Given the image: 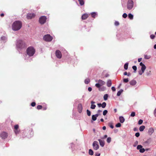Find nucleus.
<instances>
[{"label":"nucleus","instance_id":"1","mask_svg":"<svg viewBox=\"0 0 156 156\" xmlns=\"http://www.w3.org/2000/svg\"><path fill=\"white\" fill-rule=\"evenodd\" d=\"M26 52V57H27V55L29 56L28 57V59H27V60H29V61H30L32 60V59L30 58V57L33 56L35 53V49L33 47L30 46L27 48Z\"/></svg>","mask_w":156,"mask_h":156},{"label":"nucleus","instance_id":"2","mask_svg":"<svg viewBox=\"0 0 156 156\" xmlns=\"http://www.w3.org/2000/svg\"><path fill=\"white\" fill-rule=\"evenodd\" d=\"M16 48L17 50H21L26 47L25 43L22 40L18 39L16 43Z\"/></svg>","mask_w":156,"mask_h":156},{"label":"nucleus","instance_id":"3","mask_svg":"<svg viewBox=\"0 0 156 156\" xmlns=\"http://www.w3.org/2000/svg\"><path fill=\"white\" fill-rule=\"evenodd\" d=\"M22 26V23L20 21H16L12 24V28L14 31H17L21 28Z\"/></svg>","mask_w":156,"mask_h":156},{"label":"nucleus","instance_id":"4","mask_svg":"<svg viewBox=\"0 0 156 156\" xmlns=\"http://www.w3.org/2000/svg\"><path fill=\"white\" fill-rule=\"evenodd\" d=\"M43 39L45 41L50 42L53 39V37L49 34H47L44 35L43 37Z\"/></svg>","mask_w":156,"mask_h":156},{"label":"nucleus","instance_id":"5","mask_svg":"<svg viewBox=\"0 0 156 156\" xmlns=\"http://www.w3.org/2000/svg\"><path fill=\"white\" fill-rule=\"evenodd\" d=\"M133 0H128L127 3V9L129 10L131 9L133 7Z\"/></svg>","mask_w":156,"mask_h":156},{"label":"nucleus","instance_id":"6","mask_svg":"<svg viewBox=\"0 0 156 156\" xmlns=\"http://www.w3.org/2000/svg\"><path fill=\"white\" fill-rule=\"evenodd\" d=\"M98 83L95 84V86L97 88H99L105 84V82L101 80H99Z\"/></svg>","mask_w":156,"mask_h":156},{"label":"nucleus","instance_id":"7","mask_svg":"<svg viewBox=\"0 0 156 156\" xmlns=\"http://www.w3.org/2000/svg\"><path fill=\"white\" fill-rule=\"evenodd\" d=\"M47 17L45 16H42L39 19V23L41 25L44 24L46 22Z\"/></svg>","mask_w":156,"mask_h":156},{"label":"nucleus","instance_id":"8","mask_svg":"<svg viewBox=\"0 0 156 156\" xmlns=\"http://www.w3.org/2000/svg\"><path fill=\"white\" fill-rule=\"evenodd\" d=\"M92 146L93 149L95 150L98 149L99 147V146L97 141H94L93 143Z\"/></svg>","mask_w":156,"mask_h":156},{"label":"nucleus","instance_id":"9","mask_svg":"<svg viewBox=\"0 0 156 156\" xmlns=\"http://www.w3.org/2000/svg\"><path fill=\"white\" fill-rule=\"evenodd\" d=\"M0 136L2 139H5L7 138L8 134L6 132H3L1 133Z\"/></svg>","mask_w":156,"mask_h":156},{"label":"nucleus","instance_id":"10","mask_svg":"<svg viewBox=\"0 0 156 156\" xmlns=\"http://www.w3.org/2000/svg\"><path fill=\"white\" fill-rule=\"evenodd\" d=\"M55 55L58 58H61L62 57V54L61 51L59 50H56L55 51Z\"/></svg>","mask_w":156,"mask_h":156},{"label":"nucleus","instance_id":"11","mask_svg":"<svg viewBox=\"0 0 156 156\" xmlns=\"http://www.w3.org/2000/svg\"><path fill=\"white\" fill-rule=\"evenodd\" d=\"M35 14L34 13H28L27 15V18L28 19H31L35 16Z\"/></svg>","mask_w":156,"mask_h":156},{"label":"nucleus","instance_id":"12","mask_svg":"<svg viewBox=\"0 0 156 156\" xmlns=\"http://www.w3.org/2000/svg\"><path fill=\"white\" fill-rule=\"evenodd\" d=\"M33 136V132L32 129L30 130L26 136L28 138H30Z\"/></svg>","mask_w":156,"mask_h":156},{"label":"nucleus","instance_id":"13","mask_svg":"<svg viewBox=\"0 0 156 156\" xmlns=\"http://www.w3.org/2000/svg\"><path fill=\"white\" fill-rule=\"evenodd\" d=\"M83 107L81 104H79L78 106V111L79 113H81L82 111Z\"/></svg>","mask_w":156,"mask_h":156},{"label":"nucleus","instance_id":"14","mask_svg":"<svg viewBox=\"0 0 156 156\" xmlns=\"http://www.w3.org/2000/svg\"><path fill=\"white\" fill-rule=\"evenodd\" d=\"M100 144V145L101 147H103L105 144V142L104 140H103L101 139H99L98 140Z\"/></svg>","mask_w":156,"mask_h":156},{"label":"nucleus","instance_id":"15","mask_svg":"<svg viewBox=\"0 0 156 156\" xmlns=\"http://www.w3.org/2000/svg\"><path fill=\"white\" fill-rule=\"evenodd\" d=\"M1 40L4 42H5L7 40V37L6 36H3L1 37Z\"/></svg>","mask_w":156,"mask_h":156},{"label":"nucleus","instance_id":"16","mask_svg":"<svg viewBox=\"0 0 156 156\" xmlns=\"http://www.w3.org/2000/svg\"><path fill=\"white\" fill-rule=\"evenodd\" d=\"M129 83L131 85L134 86L136 84V82L135 80L133 79L129 82Z\"/></svg>","mask_w":156,"mask_h":156},{"label":"nucleus","instance_id":"17","mask_svg":"<svg viewBox=\"0 0 156 156\" xmlns=\"http://www.w3.org/2000/svg\"><path fill=\"white\" fill-rule=\"evenodd\" d=\"M119 121L121 123H123L125 120V119L124 118V117L122 116H120L119 117Z\"/></svg>","mask_w":156,"mask_h":156},{"label":"nucleus","instance_id":"18","mask_svg":"<svg viewBox=\"0 0 156 156\" xmlns=\"http://www.w3.org/2000/svg\"><path fill=\"white\" fill-rule=\"evenodd\" d=\"M154 132V129L152 128H151L149 129L148 133V134H149L150 135H151L152 134V133Z\"/></svg>","mask_w":156,"mask_h":156},{"label":"nucleus","instance_id":"19","mask_svg":"<svg viewBox=\"0 0 156 156\" xmlns=\"http://www.w3.org/2000/svg\"><path fill=\"white\" fill-rule=\"evenodd\" d=\"M88 15L87 13L83 14L81 17V18L82 20H85L88 17Z\"/></svg>","mask_w":156,"mask_h":156},{"label":"nucleus","instance_id":"20","mask_svg":"<svg viewBox=\"0 0 156 156\" xmlns=\"http://www.w3.org/2000/svg\"><path fill=\"white\" fill-rule=\"evenodd\" d=\"M112 84V81L111 80H108L107 83V85L108 87H110Z\"/></svg>","mask_w":156,"mask_h":156},{"label":"nucleus","instance_id":"21","mask_svg":"<svg viewBox=\"0 0 156 156\" xmlns=\"http://www.w3.org/2000/svg\"><path fill=\"white\" fill-rule=\"evenodd\" d=\"M140 65L141 66V69H145L146 67L145 65L142 62H140Z\"/></svg>","mask_w":156,"mask_h":156},{"label":"nucleus","instance_id":"22","mask_svg":"<svg viewBox=\"0 0 156 156\" xmlns=\"http://www.w3.org/2000/svg\"><path fill=\"white\" fill-rule=\"evenodd\" d=\"M151 141V138H149L144 142L145 144H149Z\"/></svg>","mask_w":156,"mask_h":156},{"label":"nucleus","instance_id":"23","mask_svg":"<svg viewBox=\"0 0 156 156\" xmlns=\"http://www.w3.org/2000/svg\"><path fill=\"white\" fill-rule=\"evenodd\" d=\"M91 14V16L94 18H95L96 16L98 15L97 12H92Z\"/></svg>","mask_w":156,"mask_h":156},{"label":"nucleus","instance_id":"24","mask_svg":"<svg viewBox=\"0 0 156 156\" xmlns=\"http://www.w3.org/2000/svg\"><path fill=\"white\" fill-rule=\"evenodd\" d=\"M123 90L122 89H120L119 91H118L117 94V96H119L120 95L121 93L122 92Z\"/></svg>","mask_w":156,"mask_h":156},{"label":"nucleus","instance_id":"25","mask_svg":"<svg viewBox=\"0 0 156 156\" xmlns=\"http://www.w3.org/2000/svg\"><path fill=\"white\" fill-rule=\"evenodd\" d=\"M98 88V90L100 91H104L106 90V87L104 86H102L101 87H100Z\"/></svg>","mask_w":156,"mask_h":156},{"label":"nucleus","instance_id":"26","mask_svg":"<svg viewBox=\"0 0 156 156\" xmlns=\"http://www.w3.org/2000/svg\"><path fill=\"white\" fill-rule=\"evenodd\" d=\"M128 17L129 19L130 20H133V16L132 14L129 13L128 14Z\"/></svg>","mask_w":156,"mask_h":156},{"label":"nucleus","instance_id":"27","mask_svg":"<svg viewBox=\"0 0 156 156\" xmlns=\"http://www.w3.org/2000/svg\"><path fill=\"white\" fill-rule=\"evenodd\" d=\"M145 128V126H142L140 127L139 130L141 132H142L144 131V130Z\"/></svg>","mask_w":156,"mask_h":156},{"label":"nucleus","instance_id":"28","mask_svg":"<svg viewBox=\"0 0 156 156\" xmlns=\"http://www.w3.org/2000/svg\"><path fill=\"white\" fill-rule=\"evenodd\" d=\"M129 63L128 62L126 63L124 65V69L125 70H127L128 69V66Z\"/></svg>","mask_w":156,"mask_h":156},{"label":"nucleus","instance_id":"29","mask_svg":"<svg viewBox=\"0 0 156 156\" xmlns=\"http://www.w3.org/2000/svg\"><path fill=\"white\" fill-rule=\"evenodd\" d=\"M90 82V80L89 79H86L84 80V83L86 84H88Z\"/></svg>","mask_w":156,"mask_h":156},{"label":"nucleus","instance_id":"30","mask_svg":"<svg viewBox=\"0 0 156 156\" xmlns=\"http://www.w3.org/2000/svg\"><path fill=\"white\" fill-rule=\"evenodd\" d=\"M144 69H141V70H140L138 72L139 74L140 75H141L144 72L145 70Z\"/></svg>","mask_w":156,"mask_h":156},{"label":"nucleus","instance_id":"31","mask_svg":"<svg viewBox=\"0 0 156 156\" xmlns=\"http://www.w3.org/2000/svg\"><path fill=\"white\" fill-rule=\"evenodd\" d=\"M108 125L112 129H113L114 127L113 123L112 122H109L108 123Z\"/></svg>","mask_w":156,"mask_h":156},{"label":"nucleus","instance_id":"32","mask_svg":"<svg viewBox=\"0 0 156 156\" xmlns=\"http://www.w3.org/2000/svg\"><path fill=\"white\" fill-rule=\"evenodd\" d=\"M80 4L81 5H83L84 4V2L83 0H78Z\"/></svg>","mask_w":156,"mask_h":156},{"label":"nucleus","instance_id":"33","mask_svg":"<svg viewBox=\"0 0 156 156\" xmlns=\"http://www.w3.org/2000/svg\"><path fill=\"white\" fill-rule=\"evenodd\" d=\"M89 154L90 155H93L94 154V152H93V151L92 149H90L89 150Z\"/></svg>","mask_w":156,"mask_h":156},{"label":"nucleus","instance_id":"34","mask_svg":"<svg viewBox=\"0 0 156 156\" xmlns=\"http://www.w3.org/2000/svg\"><path fill=\"white\" fill-rule=\"evenodd\" d=\"M108 96V94H106L104 95V100L106 101L107 100Z\"/></svg>","mask_w":156,"mask_h":156},{"label":"nucleus","instance_id":"35","mask_svg":"<svg viewBox=\"0 0 156 156\" xmlns=\"http://www.w3.org/2000/svg\"><path fill=\"white\" fill-rule=\"evenodd\" d=\"M97 118L94 115L92 116V119L93 121H95L96 120Z\"/></svg>","mask_w":156,"mask_h":156},{"label":"nucleus","instance_id":"36","mask_svg":"<svg viewBox=\"0 0 156 156\" xmlns=\"http://www.w3.org/2000/svg\"><path fill=\"white\" fill-rule=\"evenodd\" d=\"M132 68L134 70V73H136L137 70V67L136 66H132Z\"/></svg>","mask_w":156,"mask_h":156},{"label":"nucleus","instance_id":"37","mask_svg":"<svg viewBox=\"0 0 156 156\" xmlns=\"http://www.w3.org/2000/svg\"><path fill=\"white\" fill-rule=\"evenodd\" d=\"M111 137H109L107 138V142L108 143H109L111 142Z\"/></svg>","mask_w":156,"mask_h":156},{"label":"nucleus","instance_id":"38","mask_svg":"<svg viewBox=\"0 0 156 156\" xmlns=\"http://www.w3.org/2000/svg\"><path fill=\"white\" fill-rule=\"evenodd\" d=\"M102 108H104L105 107L106 105V103L105 102H103L102 103Z\"/></svg>","mask_w":156,"mask_h":156},{"label":"nucleus","instance_id":"39","mask_svg":"<svg viewBox=\"0 0 156 156\" xmlns=\"http://www.w3.org/2000/svg\"><path fill=\"white\" fill-rule=\"evenodd\" d=\"M14 132L15 133V134L17 135V134H18L20 132V130L19 129H15L14 130Z\"/></svg>","mask_w":156,"mask_h":156},{"label":"nucleus","instance_id":"40","mask_svg":"<svg viewBox=\"0 0 156 156\" xmlns=\"http://www.w3.org/2000/svg\"><path fill=\"white\" fill-rule=\"evenodd\" d=\"M87 114L88 116H90L91 115V112L89 110L87 109Z\"/></svg>","mask_w":156,"mask_h":156},{"label":"nucleus","instance_id":"41","mask_svg":"<svg viewBox=\"0 0 156 156\" xmlns=\"http://www.w3.org/2000/svg\"><path fill=\"white\" fill-rule=\"evenodd\" d=\"M129 81V79L127 78L126 79H124L123 80V82L125 83H127Z\"/></svg>","mask_w":156,"mask_h":156},{"label":"nucleus","instance_id":"42","mask_svg":"<svg viewBox=\"0 0 156 156\" xmlns=\"http://www.w3.org/2000/svg\"><path fill=\"white\" fill-rule=\"evenodd\" d=\"M108 112V111L107 110H105L103 112V115H104L105 116L106 115V114Z\"/></svg>","mask_w":156,"mask_h":156},{"label":"nucleus","instance_id":"43","mask_svg":"<svg viewBox=\"0 0 156 156\" xmlns=\"http://www.w3.org/2000/svg\"><path fill=\"white\" fill-rule=\"evenodd\" d=\"M121 124L119 123V122L117 123L116 125H115V127H121Z\"/></svg>","mask_w":156,"mask_h":156},{"label":"nucleus","instance_id":"44","mask_svg":"<svg viewBox=\"0 0 156 156\" xmlns=\"http://www.w3.org/2000/svg\"><path fill=\"white\" fill-rule=\"evenodd\" d=\"M142 146L141 145H138L137 147V149L138 150H140V149H141V148H142Z\"/></svg>","mask_w":156,"mask_h":156},{"label":"nucleus","instance_id":"45","mask_svg":"<svg viewBox=\"0 0 156 156\" xmlns=\"http://www.w3.org/2000/svg\"><path fill=\"white\" fill-rule=\"evenodd\" d=\"M135 112H131L130 114V116L131 117H134L135 115Z\"/></svg>","mask_w":156,"mask_h":156},{"label":"nucleus","instance_id":"46","mask_svg":"<svg viewBox=\"0 0 156 156\" xmlns=\"http://www.w3.org/2000/svg\"><path fill=\"white\" fill-rule=\"evenodd\" d=\"M96 106L94 104L91 105L90 108L92 109H94L96 107Z\"/></svg>","mask_w":156,"mask_h":156},{"label":"nucleus","instance_id":"47","mask_svg":"<svg viewBox=\"0 0 156 156\" xmlns=\"http://www.w3.org/2000/svg\"><path fill=\"white\" fill-rule=\"evenodd\" d=\"M122 17L124 18H126L127 16V15L126 13H125L122 15Z\"/></svg>","mask_w":156,"mask_h":156},{"label":"nucleus","instance_id":"48","mask_svg":"<svg viewBox=\"0 0 156 156\" xmlns=\"http://www.w3.org/2000/svg\"><path fill=\"white\" fill-rule=\"evenodd\" d=\"M42 108V106L41 105H38L37 106V109L38 110L41 109Z\"/></svg>","mask_w":156,"mask_h":156},{"label":"nucleus","instance_id":"49","mask_svg":"<svg viewBox=\"0 0 156 156\" xmlns=\"http://www.w3.org/2000/svg\"><path fill=\"white\" fill-rule=\"evenodd\" d=\"M143 122V120L142 119H140L138 122V124L140 125H141Z\"/></svg>","mask_w":156,"mask_h":156},{"label":"nucleus","instance_id":"50","mask_svg":"<svg viewBox=\"0 0 156 156\" xmlns=\"http://www.w3.org/2000/svg\"><path fill=\"white\" fill-rule=\"evenodd\" d=\"M140 151V153H144L145 150V149L144 148H141V149H140V150H139Z\"/></svg>","mask_w":156,"mask_h":156},{"label":"nucleus","instance_id":"51","mask_svg":"<svg viewBox=\"0 0 156 156\" xmlns=\"http://www.w3.org/2000/svg\"><path fill=\"white\" fill-rule=\"evenodd\" d=\"M151 72V71H147L146 73V75L147 76H148L150 75Z\"/></svg>","mask_w":156,"mask_h":156},{"label":"nucleus","instance_id":"52","mask_svg":"<svg viewBox=\"0 0 156 156\" xmlns=\"http://www.w3.org/2000/svg\"><path fill=\"white\" fill-rule=\"evenodd\" d=\"M19 125H16L14 126V128L15 129H19Z\"/></svg>","mask_w":156,"mask_h":156},{"label":"nucleus","instance_id":"53","mask_svg":"<svg viewBox=\"0 0 156 156\" xmlns=\"http://www.w3.org/2000/svg\"><path fill=\"white\" fill-rule=\"evenodd\" d=\"M138 144V141H136L135 142L134 144L133 145V146L134 147H136V145Z\"/></svg>","mask_w":156,"mask_h":156},{"label":"nucleus","instance_id":"54","mask_svg":"<svg viewBox=\"0 0 156 156\" xmlns=\"http://www.w3.org/2000/svg\"><path fill=\"white\" fill-rule=\"evenodd\" d=\"M140 135V133L139 132H137V133H135V136L137 137H138Z\"/></svg>","mask_w":156,"mask_h":156},{"label":"nucleus","instance_id":"55","mask_svg":"<svg viewBox=\"0 0 156 156\" xmlns=\"http://www.w3.org/2000/svg\"><path fill=\"white\" fill-rule=\"evenodd\" d=\"M150 38L151 39H154L155 37V36L154 34H151L150 36Z\"/></svg>","mask_w":156,"mask_h":156},{"label":"nucleus","instance_id":"56","mask_svg":"<svg viewBox=\"0 0 156 156\" xmlns=\"http://www.w3.org/2000/svg\"><path fill=\"white\" fill-rule=\"evenodd\" d=\"M31 105L32 107H34L36 105V103L35 102H33L31 103Z\"/></svg>","mask_w":156,"mask_h":156},{"label":"nucleus","instance_id":"57","mask_svg":"<svg viewBox=\"0 0 156 156\" xmlns=\"http://www.w3.org/2000/svg\"><path fill=\"white\" fill-rule=\"evenodd\" d=\"M115 25L116 26H118L119 25V23L118 21H115Z\"/></svg>","mask_w":156,"mask_h":156},{"label":"nucleus","instance_id":"58","mask_svg":"<svg viewBox=\"0 0 156 156\" xmlns=\"http://www.w3.org/2000/svg\"><path fill=\"white\" fill-rule=\"evenodd\" d=\"M71 146L69 147L70 148H72V149L73 147L75 145L74 144V143H71Z\"/></svg>","mask_w":156,"mask_h":156},{"label":"nucleus","instance_id":"59","mask_svg":"<svg viewBox=\"0 0 156 156\" xmlns=\"http://www.w3.org/2000/svg\"><path fill=\"white\" fill-rule=\"evenodd\" d=\"M107 137V135H105L101 137V139H105Z\"/></svg>","mask_w":156,"mask_h":156},{"label":"nucleus","instance_id":"60","mask_svg":"<svg viewBox=\"0 0 156 156\" xmlns=\"http://www.w3.org/2000/svg\"><path fill=\"white\" fill-rule=\"evenodd\" d=\"M144 58L145 59H149L150 57H149V56L147 55H144Z\"/></svg>","mask_w":156,"mask_h":156},{"label":"nucleus","instance_id":"61","mask_svg":"<svg viewBox=\"0 0 156 156\" xmlns=\"http://www.w3.org/2000/svg\"><path fill=\"white\" fill-rule=\"evenodd\" d=\"M111 88L112 91H115L116 90L115 88L114 87H112Z\"/></svg>","mask_w":156,"mask_h":156},{"label":"nucleus","instance_id":"62","mask_svg":"<svg viewBox=\"0 0 156 156\" xmlns=\"http://www.w3.org/2000/svg\"><path fill=\"white\" fill-rule=\"evenodd\" d=\"M88 90L90 92L92 90V88L91 87H89L88 88Z\"/></svg>","mask_w":156,"mask_h":156},{"label":"nucleus","instance_id":"63","mask_svg":"<svg viewBox=\"0 0 156 156\" xmlns=\"http://www.w3.org/2000/svg\"><path fill=\"white\" fill-rule=\"evenodd\" d=\"M154 114L155 117H156V108L155 109L154 111Z\"/></svg>","mask_w":156,"mask_h":156},{"label":"nucleus","instance_id":"64","mask_svg":"<svg viewBox=\"0 0 156 156\" xmlns=\"http://www.w3.org/2000/svg\"><path fill=\"white\" fill-rule=\"evenodd\" d=\"M95 155V156H100V154L98 153H96Z\"/></svg>","mask_w":156,"mask_h":156}]
</instances>
